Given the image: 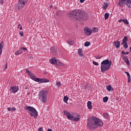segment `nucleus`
I'll return each mask as SVG.
<instances>
[{
  "label": "nucleus",
  "mask_w": 131,
  "mask_h": 131,
  "mask_svg": "<svg viewBox=\"0 0 131 131\" xmlns=\"http://www.w3.org/2000/svg\"><path fill=\"white\" fill-rule=\"evenodd\" d=\"M69 17L71 19H75L79 21H83L85 22L86 20H89V15L85 12L82 10H76L71 11L69 15Z\"/></svg>",
  "instance_id": "1"
},
{
  "label": "nucleus",
  "mask_w": 131,
  "mask_h": 131,
  "mask_svg": "<svg viewBox=\"0 0 131 131\" xmlns=\"http://www.w3.org/2000/svg\"><path fill=\"white\" fill-rule=\"evenodd\" d=\"M123 22L124 24H126V25H128V24H129V23L127 21V19H124Z\"/></svg>",
  "instance_id": "33"
},
{
  "label": "nucleus",
  "mask_w": 131,
  "mask_h": 131,
  "mask_svg": "<svg viewBox=\"0 0 131 131\" xmlns=\"http://www.w3.org/2000/svg\"><path fill=\"white\" fill-rule=\"evenodd\" d=\"M65 116H66L68 118V119H69V120H72L73 119V115H72L69 112H68L67 111H64L63 112Z\"/></svg>",
  "instance_id": "11"
},
{
  "label": "nucleus",
  "mask_w": 131,
  "mask_h": 131,
  "mask_svg": "<svg viewBox=\"0 0 131 131\" xmlns=\"http://www.w3.org/2000/svg\"><path fill=\"white\" fill-rule=\"evenodd\" d=\"M91 45V42L90 41H86L84 43L85 47H89V46Z\"/></svg>",
  "instance_id": "29"
},
{
  "label": "nucleus",
  "mask_w": 131,
  "mask_h": 131,
  "mask_svg": "<svg viewBox=\"0 0 131 131\" xmlns=\"http://www.w3.org/2000/svg\"><path fill=\"white\" fill-rule=\"evenodd\" d=\"M125 73L127 75L128 78L129 77H130V75H129V73H128L127 72H125Z\"/></svg>",
  "instance_id": "40"
},
{
  "label": "nucleus",
  "mask_w": 131,
  "mask_h": 131,
  "mask_svg": "<svg viewBox=\"0 0 131 131\" xmlns=\"http://www.w3.org/2000/svg\"><path fill=\"white\" fill-rule=\"evenodd\" d=\"M101 71L104 73L105 71H108L112 65V62L108 59H105L101 62Z\"/></svg>",
  "instance_id": "4"
},
{
  "label": "nucleus",
  "mask_w": 131,
  "mask_h": 131,
  "mask_svg": "<svg viewBox=\"0 0 131 131\" xmlns=\"http://www.w3.org/2000/svg\"><path fill=\"white\" fill-rule=\"evenodd\" d=\"M28 0H18L17 3L15 4V9L16 10H21L23 8L25 7V5L27 4Z\"/></svg>",
  "instance_id": "6"
},
{
  "label": "nucleus",
  "mask_w": 131,
  "mask_h": 131,
  "mask_svg": "<svg viewBox=\"0 0 131 131\" xmlns=\"http://www.w3.org/2000/svg\"><path fill=\"white\" fill-rule=\"evenodd\" d=\"M92 32H93V30L89 28V27H86L84 29V33L87 36L91 35Z\"/></svg>",
  "instance_id": "9"
},
{
  "label": "nucleus",
  "mask_w": 131,
  "mask_h": 131,
  "mask_svg": "<svg viewBox=\"0 0 131 131\" xmlns=\"http://www.w3.org/2000/svg\"><path fill=\"white\" fill-rule=\"evenodd\" d=\"M116 100H118V98H116Z\"/></svg>",
  "instance_id": "58"
},
{
  "label": "nucleus",
  "mask_w": 131,
  "mask_h": 131,
  "mask_svg": "<svg viewBox=\"0 0 131 131\" xmlns=\"http://www.w3.org/2000/svg\"><path fill=\"white\" fill-rule=\"evenodd\" d=\"M108 97H107V96H106L103 98V101L104 103H106V102H108Z\"/></svg>",
  "instance_id": "27"
},
{
  "label": "nucleus",
  "mask_w": 131,
  "mask_h": 131,
  "mask_svg": "<svg viewBox=\"0 0 131 131\" xmlns=\"http://www.w3.org/2000/svg\"><path fill=\"white\" fill-rule=\"evenodd\" d=\"M68 43L70 46H73V41H68Z\"/></svg>",
  "instance_id": "37"
},
{
  "label": "nucleus",
  "mask_w": 131,
  "mask_h": 131,
  "mask_svg": "<svg viewBox=\"0 0 131 131\" xmlns=\"http://www.w3.org/2000/svg\"><path fill=\"white\" fill-rule=\"evenodd\" d=\"M114 45L117 49H119V48H120V41H117V42L115 41Z\"/></svg>",
  "instance_id": "16"
},
{
  "label": "nucleus",
  "mask_w": 131,
  "mask_h": 131,
  "mask_svg": "<svg viewBox=\"0 0 131 131\" xmlns=\"http://www.w3.org/2000/svg\"><path fill=\"white\" fill-rule=\"evenodd\" d=\"M7 110L8 111H16V108L15 107H8Z\"/></svg>",
  "instance_id": "25"
},
{
  "label": "nucleus",
  "mask_w": 131,
  "mask_h": 131,
  "mask_svg": "<svg viewBox=\"0 0 131 131\" xmlns=\"http://www.w3.org/2000/svg\"><path fill=\"white\" fill-rule=\"evenodd\" d=\"M98 31H99V29H98V28H93V32H98Z\"/></svg>",
  "instance_id": "31"
},
{
  "label": "nucleus",
  "mask_w": 131,
  "mask_h": 131,
  "mask_svg": "<svg viewBox=\"0 0 131 131\" xmlns=\"http://www.w3.org/2000/svg\"><path fill=\"white\" fill-rule=\"evenodd\" d=\"M125 5L128 8L130 9L131 8V0H125Z\"/></svg>",
  "instance_id": "15"
},
{
  "label": "nucleus",
  "mask_w": 131,
  "mask_h": 131,
  "mask_svg": "<svg viewBox=\"0 0 131 131\" xmlns=\"http://www.w3.org/2000/svg\"><path fill=\"white\" fill-rule=\"evenodd\" d=\"M109 6V4H108L107 2L104 3L103 7H102L103 10H107V8Z\"/></svg>",
  "instance_id": "19"
},
{
  "label": "nucleus",
  "mask_w": 131,
  "mask_h": 131,
  "mask_svg": "<svg viewBox=\"0 0 131 131\" xmlns=\"http://www.w3.org/2000/svg\"><path fill=\"white\" fill-rule=\"evenodd\" d=\"M27 95H28V96H29V95H30V92H28Z\"/></svg>",
  "instance_id": "55"
},
{
  "label": "nucleus",
  "mask_w": 131,
  "mask_h": 131,
  "mask_svg": "<svg viewBox=\"0 0 131 131\" xmlns=\"http://www.w3.org/2000/svg\"><path fill=\"white\" fill-rule=\"evenodd\" d=\"M103 117H104V118H108V117H109V114L107 113H104L103 114Z\"/></svg>",
  "instance_id": "32"
},
{
  "label": "nucleus",
  "mask_w": 131,
  "mask_h": 131,
  "mask_svg": "<svg viewBox=\"0 0 131 131\" xmlns=\"http://www.w3.org/2000/svg\"><path fill=\"white\" fill-rule=\"evenodd\" d=\"M27 74L29 75V76L31 77V79L34 80V81H36V82H38V83H44L47 82H50V80L46 78H39L36 77L34 74H32L30 71H29L28 70H26Z\"/></svg>",
  "instance_id": "3"
},
{
  "label": "nucleus",
  "mask_w": 131,
  "mask_h": 131,
  "mask_svg": "<svg viewBox=\"0 0 131 131\" xmlns=\"http://www.w3.org/2000/svg\"><path fill=\"white\" fill-rule=\"evenodd\" d=\"M4 43L5 42L2 41L0 44V55H1L2 53L3 52V49H4Z\"/></svg>",
  "instance_id": "17"
},
{
  "label": "nucleus",
  "mask_w": 131,
  "mask_h": 131,
  "mask_svg": "<svg viewBox=\"0 0 131 131\" xmlns=\"http://www.w3.org/2000/svg\"><path fill=\"white\" fill-rule=\"evenodd\" d=\"M25 90H28V86H26L25 88Z\"/></svg>",
  "instance_id": "51"
},
{
  "label": "nucleus",
  "mask_w": 131,
  "mask_h": 131,
  "mask_svg": "<svg viewBox=\"0 0 131 131\" xmlns=\"http://www.w3.org/2000/svg\"><path fill=\"white\" fill-rule=\"evenodd\" d=\"M121 54H122V55H126V52L124 51H122Z\"/></svg>",
  "instance_id": "44"
},
{
  "label": "nucleus",
  "mask_w": 131,
  "mask_h": 131,
  "mask_svg": "<svg viewBox=\"0 0 131 131\" xmlns=\"http://www.w3.org/2000/svg\"><path fill=\"white\" fill-rule=\"evenodd\" d=\"M43 130V129H42V127H40L38 128V131H42Z\"/></svg>",
  "instance_id": "45"
},
{
  "label": "nucleus",
  "mask_w": 131,
  "mask_h": 131,
  "mask_svg": "<svg viewBox=\"0 0 131 131\" xmlns=\"http://www.w3.org/2000/svg\"><path fill=\"white\" fill-rule=\"evenodd\" d=\"M123 20L124 19H120V20H119V22L120 23H121V22H123Z\"/></svg>",
  "instance_id": "47"
},
{
  "label": "nucleus",
  "mask_w": 131,
  "mask_h": 131,
  "mask_svg": "<svg viewBox=\"0 0 131 131\" xmlns=\"http://www.w3.org/2000/svg\"><path fill=\"white\" fill-rule=\"evenodd\" d=\"M130 51L131 52V47L129 48Z\"/></svg>",
  "instance_id": "57"
},
{
  "label": "nucleus",
  "mask_w": 131,
  "mask_h": 131,
  "mask_svg": "<svg viewBox=\"0 0 131 131\" xmlns=\"http://www.w3.org/2000/svg\"><path fill=\"white\" fill-rule=\"evenodd\" d=\"M68 99H69V98L68 97L64 96V97H63V102H64V103H68Z\"/></svg>",
  "instance_id": "24"
},
{
  "label": "nucleus",
  "mask_w": 131,
  "mask_h": 131,
  "mask_svg": "<svg viewBox=\"0 0 131 131\" xmlns=\"http://www.w3.org/2000/svg\"><path fill=\"white\" fill-rule=\"evenodd\" d=\"M58 62V60L56 59V58H52L51 60H50V63L51 64H57V62Z\"/></svg>",
  "instance_id": "18"
},
{
  "label": "nucleus",
  "mask_w": 131,
  "mask_h": 131,
  "mask_svg": "<svg viewBox=\"0 0 131 131\" xmlns=\"http://www.w3.org/2000/svg\"><path fill=\"white\" fill-rule=\"evenodd\" d=\"M7 68H8V63H6V64L5 65L4 69H7Z\"/></svg>",
  "instance_id": "46"
},
{
  "label": "nucleus",
  "mask_w": 131,
  "mask_h": 131,
  "mask_svg": "<svg viewBox=\"0 0 131 131\" xmlns=\"http://www.w3.org/2000/svg\"><path fill=\"white\" fill-rule=\"evenodd\" d=\"M103 56L102 55H96L95 56V58L96 59H101Z\"/></svg>",
  "instance_id": "34"
},
{
  "label": "nucleus",
  "mask_w": 131,
  "mask_h": 131,
  "mask_svg": "<svg viewBox=\"0 0 131 131\" xmlns=\"http://www.w3.org/2000/svg\"><path fill=\"white\" fill-rule=\"evenodd\" d=\"M58 66H60L61 67L64 66V63L61 62L60 60H57V62L56 63Z\"/></svg>",
  "instance_id": "22"
},
{
  "label": "nucleus",
  "mask_w": 131,
  "mask_h": 131,
  "mask_svg": "<svg viewBox=\"0 0 131 131\" xmlns=\"http://www.w3.org/2000/svg\"><path fill=\"white\" fill-rule=\"evenodd\" d=\"M106 90L108 92H111V90H112V86L111 85H108V86H106Z\"/></svg>",
  "instance_id": "23"
},
{
  "label": "nucleus",
  "mask_w": 131,
  "mask_h": 131,
  "mask_svg": "<svg viewBox=\"0 0 131 131\" xmlns=\"http://www.w3.org/2000/svg\"><path fill=\"white\" fill-rule=\"evenodd\" d=\"M109 16H110V14H109V13H106L105 14H104V19L105 20H107V19H108L109 18Z\"/></svg>",
  "instance_id": "26"
},
{
  "label": "nucleus",
  "mask_w": 131,
  "mask_h": 131,
  "mask_svg": "<svg viewBox=\"0 0 131 131\" xmlns=\"http://www.w3.org/2000/svg\"><path fill=\"white\" fill-rule=\"evenodd\" d=\"M50 54H51V55H53L54 56H57V55H58V50H57V47L52 46L50 48Z\"/></svg>",
  "instance_id": "8"
},
{
  "label": "nucleus",
  "mask_w": 131,
  "mask_h": 131,
  "mask_svg": "<svg viewBox=\"0 0 131 131\" xmlns=\"http://www.w3.org/2000/svg\"><path fill=\"white\" fill-rule=\"evenodd\" d=\"M121 57L123 58V60L125 61L126 60H127L128 58L127 57V56H124V55H121Z\"/></svg>",
  "instance_id": "30"
},
{
  "label": "nucleus",
  "mask_w": 131,
  "mask_h": 131,
  "mask_svg": "<svg viewBox=\"0 0 131 131\" xmlns=\"http://www.w3.org/2000/svg\"><path fill=\"white\" fill-rule=\"evenodd\" d=\"M124 48H125V49H127V48H128V45H127V43H125L123 45Z\"/></svg>",
  "instance_id": "39"
},
{
  "label": "nucleus",
  "mask_w": 131,
  "mask_h": 131,
  "mask_svg": "<svg viewBox=\"0 0 131 131\" xmlns=\"http://www.w3.org/2000/svg\"><path fill=\"white\" fill-rule=\"evenodd\" d=\"M19 34L20 36H23V35L24 34V32H23V31H19Z\"/></svg>",
  "instance_id": "41"
},
{
  "label": "nucleus",
  "mask_w": 131,
  "mask_h": 131,
  "mask_svg": "<svg viewBox=\"0 0 131 131\" xmlns=\"http://www.w3.org/2000/svg\"><path fill=\"white\" fill-rule=\"evenodd\" d=\"M47 131H52V129L49 128V129H48Z\"/></svg>",
  "instance_id": "56"
},
{
  "label": "nucleus",
  "mask_w": 131,
  "mask_h": 131,
  "mask_svg": "<svg viewBox=\"0 0 131 131\" xmlns=\"http://www.w3.org/2000/svg\"><path fill=\"white\" fill-rule=\"evenodd\" d=\"M56 85H57V86H61V82H57L56 83Z\"/></svg>",
  "instance_id": "43"
},
{
  "label": "nucleus",
  "mask_w": 131,
  "mask_h": 131,
  "mask_svg": "<svg viewBox=\"0 0 131 131\" xmlns=\"http://www.w3.org/2000/svg\"><path fill=\"white\" fill-rule=\"evenodd\" d=\"M80 118H79V115L77 113H75L73 115V121H78Z\"/></svg>",
  "instance_id": "12"
},
{
  "label": "nucleus",
  "mask_w": 131,
  "mask_h": 131,
  "mask_svg": "<svg viewBox=\"0 0 131 131\" xmlns=\"http://www.w3.org/2000/svg\"><path fill=\"white\" fill-rule=\"evenodd\" d=\"M125 43V42H123V41H122V42H121V45H123V46L124 45Z\"/></svg>",
  "instance_id": "52"
},
{
  "label": "nucleus",
  "mask_w": 131,
  "mask_h": 131,
  "mask_svg": "<svg viewBox=\"0 0 131 131\" xmlns=\"http://www.w3.org/2000/svg\"><path fill=\"white\" fill-rule=\"evenodd\" d=\"M47 92L46 91H40L39 93V98L40 100H42V103H46L47 102Z\"/></svg>",
  "instance_id": "7"
},
{
  "label": "nucleus",
  "mask_w": 131,
  "mask_h": 131,
  "mask_svg": "<svg viewBox=\"0 0 131 131\" xmlns=\"http://www.w3.org/2000/svg\"><path fill=\"white\" fill-rule=\"evenodd\" d=\"M103 122L96 117L88 118L87 126L89 129H95L98 126H102Z\"/></svg>",
  "instance_id": "2"
},
{
  "label": "nucleus",
  "mask_w": 131,
  "mask_h": 131,
  "mask_svg": "<svg viewBox=\"0 0 131 131\" xmlns=\"http://www.w3.org/2000/svg\"><path fill=\"white\" fill-rule=\"evenodd\" d=\"M1 4H3L4 3V0H0Z\"/></svg>",
  "instance_id": "50"
},
{
  "label": "nucleus",
  "mask_w": 131,
  "mask_h": 131,
  "mask_svg": "<svg viewBox=\"0 0 131 131\" xmlns=\"http://www.w3.org/2000/svg\"><path fill=\"white\" fill-rule=\"evenodd\" d=\"M78 54L80 58H84V55L82 53V49L78 50Z\"/></svg>",
  "instance_id": "13"
},
{
  "label": "nucleus",
  "mask_w": 131,
  "mask_h": 131,
  "mask_svg": "<svg viewBox=\"0 0 131 131\" xmlns=\"http://www.w3.org/2000/svg\"><path fill=\"white\" fill-rule=\"evenodd\" d=\"M125 54H126V55H128L129 54V52H126Z\"/></svg>",
  "instance_id": "54"
},
{
  "label": "nucleus",
  "mask_w": 131,
  "mask_h": 131,
  "mask_svg": "<svg viewBox=\"0 0 131 131\" xmlns=\"http://www.w3.org/2000/svg\"><path fill=\"white\" fill-rule=\"evenodd\" d=\"M93 63L94 65H95L96 66H99V63L96 61H93Z\"/></svg>",
  "instance_id": "42"
},
{
  "label": "nucleus",
  "mask_w": 131,
  "mask_h": 131,
  "mask_svg": "<svg viewBox=\"0 0 131 131\" xmlns=\"http://www.w3.org/2000/svg\"><path fill=\"white\" fill-rule=\"evenodd\" d=\"M128 82H130V77L128 78Z\"/></svg>",
  "instance_id": "48"
},
{
  "label": "nucleus",
  "mask_w": 131,
  "mask_h": 131,
  "mask_svg": "<svg viewBox=\"0 0 131 131\" xmlns=\"http://www.w3.org/2000/svg\"><path fill=\"white\" fill-rule=\"evenodd\" d=\"M127 40H128L127 37L126 36H125L124 37L123 39V42H125V43H127Z\"/></svg>",
  "instance_id": "28"
},
{
  "label": "nucleus",
  "mask_w": 131,
  "mask_h": 131,
  "mask_svg": "<svg viewBox=\"0 0 131 131\" xmlns=\"http://www.w3.org/2000/svg\"><path fill=\"white\" fill-rule=\"evenodd\" d=\"M9 90L13 94H15L19 91V87L18 86H12L10 88Z\"/></svg>",
  "instance_id": "10"
},
{
  "label": "nucleus",
  "mask_w": 131,
  "mask_h": 131,
  "mask_svg": "<svg viewBox=\"0 0 131 131\" xmlns=\"http://www.w3.org/2000/svg\"><path fill=\"white\" fill-rule=\"evenodd\" d=\"M87 106L88 109H92V108H93V105H92V102L88 101L87 103Z\"/></svg>",
  "instance_id": "21"
},
{
  "label": "nucleus",
  "mask_w": 131,
  "mask_h": 131,
  "mask_svg": "<svg viewBox=\"0 0 131 131\" xmlns=\"http://www.w3.org/2000/svg\"><path fill=\"white\" fill-rule=\"evenodd\" d=\"M25 110H28V112L32 117H34V118H37V116H38V113L34 107L27 105L25 107Z\"/></svg>",
  "instance_id": "5"
},
{
  "label": "nucleus",
  "mask_w": 131,
  "mask_h": 131,
  "mask_svg": "<svg viewBox=\"0 0 131 131\" xmlns=\"http://www.w3.org/2000/svg\"><path fill=\"white\" fill-rule=\"evenodd\" d=\"M19 49H20V51H27V48L25 47H21Z\"/></svg>",
  "instance_id": "35"
},
{
  "label": "nucleus",
  "mask_w": 131,
  "mask_h": 131,
  "mask_svg": "<svg viewBox=\"0 0 131 131\" xmlns=\"http://www.w3.org/2000/svg\"><path fill=\"white\" fill-rule=\"evenodd\" d=\"M17 28H19V29L20 30H22L23 28H22V26L21 25V24H18Z\"/></svg>",
  "instance_id": "36"
},
{
  "label": "nucleus",
  "mask_w": 131,
  "mask_h": 131,
  "mask_svg": "<svg viewBox=\"0 0 131 131\" xmlns=\"http://www.w3.org/2000/svg\"><path fill=\"white\" fill-rule=\"evenodd\" d=\"M125 4V0H119L118 3V5L121 8H123L124 7V5Z\"/></svg>",
  "instance_id": "14"
},
{
  "label": "nucleus",
  "mask_w": 131,
  "mask_h": 131,
  "mask_svg": "<svg viewBox=\"0 0 131 131\" xmlns=\"http://www.w3.org/2000/svg\"><path fill=\"white\" fill-rule=\"evenodd\" d=\"M23 53V51H21L19 48V50L15 52V55H16V56H19V55H21Z\"/></svg>",
  "instance_id": "20"
},
{
  "label": "nucleus",
  "mask_w": 131,
  "mask_h": 131,
  "mask_svg": "<svg viewBox=\"0 0 131 131\" xmlns=\"http://www.w3.org/2000/svg\"><path fill=\"white\" fill-rule=\"evenodd\" d=\"M127 65H128V66H129V65H130V63H129V60L128 59H127L125 61Z\"/></svg>",
  "instance_id": "38"
},
{
  "label": "nucleus",
  "mask_w": 131,
  "mask_h": 131,
  "mask_svg": "<svg viewBox=\"0 0 131 131\" xmlns=\"http://www.w3.org/2000/svg\"><path fill=\"white\" fill-rule=\"evenodd\" d=\"M56 15H57V16H60V13H56Z\"/></svg>",
  "instance_id": "53"
},
{
  "label": "nucleus",
  "mask_w": 131,
  "mask_h": 131,
  "mask_svg": "<svg viewBox=\"0 0 131 131\" xmlns=\"http://www.w3.org/2000/svg\"><path fill=\"white\" fill-rule=\"evenodd\" d=\"M85 0H80V3H82L84 2Z\"/></svg>",
  "instance_id": "49"
}]
</instances>
